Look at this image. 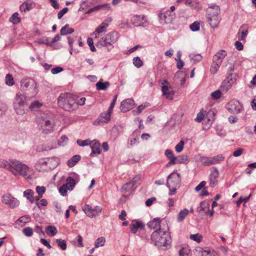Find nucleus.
<instances>
[{
  "label": "nucleus",
  "instance_id": "nucleus-37",
  "mask_svg": "<svg viewBox=\"0 0 256 256\" xmlns=\"http://www.w3.org/2000/svg\"><path fill=\"white\" fill-rule=\"evenodd\" d=\"M66 184L68 190H72L76 185L75 180L72 177L69 176L66 179V184Z\"/></svg>",
  "mask_w": 256,
  "mask_h": 256
},
{
  "label": "nucleus",
  "instance_id": "nucleus-22",
  "mask_svg": "<svg viewBox=\"0 0 256 256\" xmlns=\"http://www.w3.org/2000/svg\"><path fill=\"white\" fill-rule=\"evenodd\" d=\"M220 12V8L219 6L217 5L211 6L207 9L206 16H218Z\"/></svg>",
  "mask_w": 256,
  "mask_h": 256
},
{
  "label": "nucleus",
  "instance_id": "nucleus-50",
  "mask_svg": "<svg viewBox=\"0 0 256 256\" xmlns=\"http://www.w3.org/2000/svg\"><path fill=\"white\" fill-rule=\"evenodd\" d=\"M6 83L9 86H12L14 84V78L11 74H8L6 75Z\"/></svg>",
  "mask_w": 256,
  "mask_h": 256
},
{
  "label": "nucleus",
  "instance_id": "nucleus-38",
  "mask_svg": "<svg viewBox=\"0 0 256 256\" xmlns=\"http://www.w3.org/2000/svg\"><path fill=\"white\" fill-rule=\"evenodd\" d=\"M18 14L17 12L14 13L9 19V21L14 24H17L20 22V18L18 16Z\"/></svg>",
  "mask_w": 256,
  "mask_h": 256
},
{
  "label": "nucleus",
  "instance_id": "nucleus-49",
  "mask_svg": "<svg viewBox=\"0 0 256 256\" xmlns=\"http://www.w3.org/2000/svg\"><path fill=\"white\" fill-rule=\"evenodd\" d=\"M133 64L135 66L139 68L142 66L143 62L138 56H136L133 58Z\"/></svg>",
  "mask_w": 256,
  "mask_h": 256
},
{
  "label": "nucleus",
  "instance_id": "nucleus-17",
  "mask_svg": "<svg viewBox=\"0 0 256 256\" xmlns=\"http://www.w3.org/2000/svg\"><path fill=\"white\" fill-rule=\"evenodd\" d=\"M59 158L56 156L47 158L48 166L43 168L46 170H52L56 168L59 164Z\"/></svg>",
  "mask_w": 256,
  "mask_h": 256
},
{
  "label": "nucleus",
  "instance_id": "nucleus-48",
  "mask_svg": "<svg viewBox=\"0 0 256 256\" xmlns=\"http://www.w3.org/2000/svg\"><path fill=\"white\" fill-rule=\"evenodd\" d=\"M36 190L38 193V195H39V198H42L43 194L46 192V188L44 186H36Z\"/></svg>",
  "mask_w": 256,
  "mask_h": 256
},
{
  "label": "nucleus",
  "instance_id": "nucleus-46",
  "mask_svg": "<svg viewBox=\"0 0 256 256\" xmlns=\"http://www.w3.org/2000/svg\"><path fill=\"white\" fill-rule=\"evenodd\" d=\"M56 242L58 247L62 250H65L66 248V243L65 240L62 239H56Z\"/></svg>",
  "mask_w": 256,
  "mask_h": 256
},
{
  "label": "nucleus",
  "instance_id": "nucleus-23",
  "mask_svg": "<svg viewBox=\"0 0 256 256\" xmlns=\"http://www.w3.org/2000/svg\"><path fill=\"white\" fill-rule=\"evenodd\" d=\"M91 144L90 147L92 150L90 156H94L96 154H99L100 152V143L98 141L94 140L91 142Z\"/></svg>",
  "mask_w": 256,
  "mask_h": 256
},
{
  "label": "nucleus",
  "instance_id": "nucleus-47",
  "mask_svg": "<svg viewBox=\"0 0 256 256\" xmlns=\"http://www.w3.org/2000/svg\"><path fill=\"white\" fill-rule=\"evenodd\" d=\"M134 185L130 184V182H126L125 184H124L121 188V190L122 192H128L131 190L133 189Z\"/></svg>",
  "mask_w": 256,
  "mask_h": 256
},
{
  "label": "nucleus",
  "instance_id": "nucleus-59",
  "mask_svg": "<svg viewBox=\"0 0 256 256\" xmlns=\"http://www.w3.org/2000/svg\"><path fill=\"white\" fill-rule=\"evenodd\" d=\"M165 156L170 160H172L173 158H176L173 154V152L170 150H166L164 152Z\"/></svg>",
  "mask_w": 256,
  "mask_h": 256
},
{
  "label": "nucleus",
  "instance_id": "nucleus-15",
  "mask_svg": "<svg viewBox=\"0 0 256 256\" xmlns=\"http://www.w3.org/2000/svg\"><path fill=\"white\" fill-rule=\"evenodd\" d=\"M160 19L164 24L170 23L175 18V14H172L169 10H166L164 12L159 14Z\"/></svg>",
  "mask_w": 256,
  "mask_h": 256
},
{
  "label": "nucleus",
  "instance_id": "nucleus-54",
  "mask_svg": "<svg viewBox=\"0 0 256 256\" xmlns=\"http://www.w3.org/2000/svg\"><path fill=\"white\" fill-rule=\"evenodd\" d=\"M185 4L193 8H196L198 4V2L192 0H186Z\"/></svg>",
  "mask_w": 256,
  "mask_h": 256
},
{
  "label": "nucleus",
  "instance_id": "nucleus-64",
  "mask_svg": "<svg viewBox=\"0 0 256 256\" xmlns=\"http://www.w3.org/2000/svg\"><path fill=\"white\" fill-rule=\"evenodd\" d=\"M18 220L20 221V222H23L24 223L26 224L29 222L30 220V218L29 216L26 215L20 217Z\"/></svg>",
  "mask_w": 256,
  "mask_h": 256
},
{
  "label": "nucleus",
  "instance_id": "nucleus-25",
  "mask_svg": "<svg viewBox=\"0 0 256 256\" xmlns=\"http://www.w3.org/2000/svg\"><path fill=\"white\" fill-rule=\"evenodd\" d=\"M161 221L162 220L160 218H154L151 221L149 222L148 223L147 226L148 228L152 229H155L158 228H160V226Z\"/></svg>",
  "mask_w": 256,
  "mask_h": 256
},
{
  "label": "nucleus",
  "instance_id": "nucleus-56",
  "mask_svg": "<svg viewBox=\"0 0 256 256\" xmlns=\"http://www.w3.org/2000/svg\"><path fill=\"white\" fill-rule=\"evenodd\" d=\"M211 96L214 100H218L222 96L221 90H218L211 94Z\"/></svg>",
  "mask_w": 256,
  "mask_h": 256
},
{
  "label": "nucleus",
  "instance_id": "nucleus-24",
  "mask_svg": "<svg viewBox=\"0 0 256 256\" xmlns=\"http://www.w3.org/2000/svg\"><path fill=\"white\" fill-rule=\"evenodd\" d=\"M48 166L47 158H42L39 159L36 164V168L39 171L46 170L43 169L44 166Z\"/></svg>",
  "mask_w": 256,
  "mask_h": 256
},
{
  "label": "nucleus",
  "instance_id": "nucleus-33",
  "mask_svg": "<svg viewBox=\"0 0 256 256\" xmlns=\"http://www.w3.org/2000/svg\"><path fill=\"white\" fill-rule=\"evenodd\" d=\"M102 80L101 79L96 84V88L98 90H105L110 86V83L108 82H102Z\"/></svg>",
  "mask_w": 256,
  "mask_h": 256
},
{
  "label": "nucleus",
  "instance_id": "nucleus-44",
  "mask_svg": "<svg viewBox=\"0 0 256 256\" xmlns=\"http://www.w3.org/2000/svg\"><path fill=\"white\" fill-rule=\"evenodd\" d=\"M200 161L204 166H209L211 165L210 157L202 156L200 158Z\"/></svg>",
  "mask_w": 256,
  "mask_h": 256
},
{
  "label": "nucleus",
  "instance_id": "nucleus-61",
  "mask_svg": "<svg viewBox=\"0 0 256 256\" xmlns=\"http://www.w3.org/2000/svg\"><path fill=\"white\" fill-rule=\"evenodd\" d=\"M77 144L80 146H88L89 144H91V142L90 140H77Z\"/></svg>",
  "mask_w": 256,
  "mask_h": 256
},
{
  "label": "nucleus",
  "instance_id": "nucleus-18",
  "mask_svg": "<svg viewBox=\"0 0 256 256\" xmlns=\"http://www.w3.org/2000/svg\"><path fill=\"white\" fill-rule=\"evenodd\" d=\"M131 22L136 26H143L146 22L145 16L143 15L134 16L131 18Z\"/></svg>",
  "mask_w": 256,
  "mask_h": 256
},
{
  "label": "nucleus",
  "instance_id": "nucleus-29",
  "mask_svg": "<svg viewBox=\"0 0 256 256\" xmlns=\"http://www.w3.org/2000/svg\"><path fill=\"white\" fill-rule=\"evenodd\" d=\"M226 55V52L224 50H220L217 52L214 56L213 60L217 62H220V63L222 62V60L225 58Z\"/></svg>",
  "mask_w": 256,
  "mask_h": 256
},
{
  "label": "nucleus",
  "instance_id": "nucleus-57",
  "mask_svg": "<svg viewBox=\"0 0 256 256\" xmlns=\"http://www.w3.org/2000/svg\"><path fill=\"white\" fill-rule=\"evenodd\" d=\"M190 28L193 32H196L200 30V23L198 22H194L190 25Z\"/></svg>",
  "mask_w": 256,
  "mask_h": 256
},
{
  "label": "nucleus",
  "instance_id": "nucleus-43",
  "mask_svg": "<svg viewBox=\"0 0 256 256\" xmlns=\"http://www.w3.org/2000/svg\"><path fill=\"white\" fill-rule=\"evenodd\" d=\"M106 242V238L103 237H100L96 239L94 245L95 247L98 248L100 246H104Z\"/></svg>",
  "mask_w": 256,
  "mask_h": 256
},
{
  "label": "nucleus",
  "instance_id": "nucleus-55",
  "mask_svg": "<svg viewBox=\"0 0 256 256\" xmlns=\"http://www.w3.org/2000/svg\"><path fill=\"white\" fill-rule=\"evenodd\" d=\"M184 143L183 140H180L175 146L176 150L177 152H180L184 149Z\"/></svg>",
  "mask_w": 256,
  "mask_h": 256
},
{
  "label": "nucleus",
  "instance_id": "nucleus-26",
  "mask_svg": "<svg viewBox=\"0 0 256 256\" xmlns=\"http://www.w3.org/2000/svg\"><path fill=\"white\" fill-rule=\"evenodd\" d=\"M111 112L108 110L106 113H102L100 114V118H98V124L102 123H108L110 120Z\"/></svg>",
  "mask_w": 256,
  "mask_h": 256
},
{
  "label": "nucleus",
  "instance_id": "nucleus-27",
  "mask_svg": "<svg viewBox=\"0 0 256 256\" xmlns=\"http://www.w3.org/2000/svg\"><path fill=\"white\" fill-rule=\"evenodd\" d=\"M212 28L217 27L220 22L219 16H206Z\"/></svg>",
  "mask_w": 256,
  "mask_h": 256
},
{
  "label": "nucleus",
  "instance_id": "nucleus-58",
  "mask_svg": "<svg viewBox=\"0 0 256 256\" xmlns=\"http://www.w3.org/2000/svg\"><path fill=\"white\" fill-rule=\"evenodd\" d=\"M68 140V138L66 135L61 136L60 140L58 141V144L60 146H64Z\"/></svg>",
  "mask_w": 256,
  "mask_h": 256
},
{
  "label": "nucleus",
  "instance_id": "nucleus-53",
  "mask_svg": "<svg viewBox=\"0 0 256 256\" xmlns=\"http://www.w3.org/2000/svg\"><path fill=\"white\" fill-rule=\"evenodd\" d=\"M23 234L26 236H31L33 234V230L30 227H26L23 229Z\"/></svg>",
  "mask_w": 256,
  "mask_h": 256
},
{
  "label": "nucleus",
  "instance_id": "nucleus-39",
  "mask_svg": "<svg viewBox=\"0 0 256 256\" xmlns=\"http://www.w3.org/2000/svg\"><path fill=\"white\" fill-rule=\"evenodd\" d=\"M220 64L221 63L220 62H217L213 60V62L210 69V72L212 74H215L220 68Z\"/></svg>",
  "mask_w": 256,
  "mask_h": 256
},
{
  "label": "nucleus",
  "instance_id": "nucleus-19",
  "mask_svg": "<svg viewBox=\"0 0 256 256\" xmlns=\"http://www.w3.org/2000/svg\"><path fill=\"white\" fill-rule=\"evenodd\" d=\"M210 211V204L206 200L202 202L200 206L197 208V212L200 214H208Z\"/></svg>",
  "mask_w": 256,
  "mask_h": 256
},
{
  "label": "nucleus",
  "instance_id": "nucleus-16",
  "mask_svg": "<svg viewBox=\"0 0 256 256\" xmlns=\"http://www.w3.org/2000/svg\"><path fill=\"white\" fill-rule=\"evenodd\" d=\"M134 105V100L132 98H128L121 102L120 110L122 112H125L132 109Z\"/></svg>",
  "mask_w": 256,
  "mask_h": 256
},
{
  "label": "nucleus",
  "instance_id": "nucleus-62",
  "mask_svg": "<svg viewBox=\"0 0 256 256\" xmlns=\"http://www.w3.org/2000/svg\"><path fill=\"white\" fill-rule=\"evenodd\" d=\"M87 42L88 44V46L90 47V49L92 52H95L96 51V48L94 47V41L92 38H88L87 40Z\"/></svg>",
  "mask_w": 256,
  "mask_h": 256
},
{
  "label": "nucleus",
  "instance_id": "nucleus-11",
  "mask_svg": "<svg viewBox=\"0 0 256 256\" xmlns=\"http://www.w3.org/2000/svg\"><path fill=\"white\" fill-rule=\"evenodd\" d=\"M82 210L87 216L90 218H94L100 214L102 212V208L99 206H96L92 208L88 204H85L82 207Z\"/></svg>",
  "mask_w": 256,
  "mask_h": 256
},
{
  "label": "nucleus",
  "instance_id": "nucleus-7",
  "mask_svg": "<svg viewBox=\"0 0 256 256\" xmlns=\"http://www.w3.org/2000/svg\"><path fill=\"white\" fill-rule=\"evenodd\" d=\"M38 124L40 130L44 134H49L53 131L54 122L45 114H43L42 116L38 119Z\"/></svg>",
  "mask_w": 256,
  "mask_h": 256
},
{
  "label": "nucleus",
  "instance_id": "nucleus-4",
  "mask_svg": "<svg viewBox=\"0 0 256 256\" xmlns=\"http://www.w3.org/2000/svg\"><path fill=\"white\" fill-rule=\"evenodd\" d=\"M27 105L26 96L20 92L17 93L13 103L14 108L16 114L20 116L24 115L25 114V108Z\"/></svg>",
  "mask_w": 256,
  "mask_h": 256
},
{
  "label": "nucleus",
  "instance_id": "nucleus-2",
  "mask_svg": "<svg viewBox=\"0 0 256 256\" xmlns=\"http://www.w3.org/2000/svg\"><path fill=\"white\" fill-rule=\"evenodd\" d=\"M58 103L59 106L67 111L74 110V105L76 103L73 95L70 93L61 94L58 98Z\"/></svg>",
  "mask_w": 256,
  "mask_h": 256
},
{
  "label": "nucleus",
  "instance_id": "nucleus-20",
  "mask_svg": "<svg viewBox=\"0 0 256 256\" xmlns=\"http://www.w3.org/2000/svg\"><path fill=\"white\" fill-rule=\"evenodd\" d=\"M35 6V4L31 0L24 2L20 6V10L22 12H26L30 10Z\"/></svg>",
  "mask_w": 256,
  "mask_h": 256
},
{
  "label": "nucleus",
  "instance_id": "nucleus-41",
  "mask_svg": "<svg viewBox=\"0 0 256 256\" xmlns=\"http://www.w3.org/2000/svg\"><path fill=\"white\" fill-rule=\"evenodd\" d=\"M190 58L194 62H200L202 59V56L200 54H196L192 53L189 55Z\"/></svg>",
  "mask_w": 256,
  "mask_h": 256
},
{
  "label": "nucleus",
  "instance_id": "nucleus-9",
  "mask_svg": "<svg viewBox=\"0 0 256 256\" xmlns=\"http://www.w3.org/2000/svg\"><path fill=\"white\" fill-rule=\"evenodd\" d=\"M237 77L236 74H229L221 84V90L225 92H227L230 88L232 84L235 82Z\"/></svg>",
  "mask_w": 256,
  "mask_h": 256
},
{
  "label": "nucleus",
  "instance_id": "nucleus-21",
  "mask_svg": "<svg viewBox=\"0 0 256 256\" xmlns=\"http://www.w3.org/2000/svg\"><path fill=\"white\" fill-rule=\"evenodd\" d=\"M100 1V0H85L81 3L78 11H84L86 8L94 6Z\"/></svg>",
  "mask_w": 256,
  "mask_h": 256
},
{
  "label": "nucleus",
  "instance_id": "nucleus-51",
  "mask_svg": "<svg viewBox=\"0 0 256 256\" xmlns=\"http://www.w3.org/2000/svg\"><path fill=\"white\" fill-rule=\"evenodd\" d=\"M108 24L106 22L102 23L100 26L98 27L96 30V32L98 34L102 33L104 31V30L108 26Z\"/></svg>",
  "mask_w": 256,
  "mask_h": 256
},
{
  "label": "nucleus",
  "instance_id": "nucleus-36",
  "mask_svg": "<svg viewBox=\"0 0 256 256\" xmlns=\"http://www.w3.org/2000/svg\"><path fill=\"white\" fill-rule=\"evenodd\" d=\"M224 158L222 154H218L214 156L210 157L211 165L216 164L224 160Z\"/></svg>",
  "mask_w": 256,
  "mask_h": 256
},
{
  "label": "nucleus",
  "instance_id": "nucleus-1",
  "mask_svg": "<svg viewBox=\"0 0 256 256\" xmlns=\"http://www.w3.org/2000/svg\"><path fill=\"white\" fill-rule=\"evenodd\" d=\"M151 240L158 246H166L171 244V237L168 232L158 228L151 235Z\"/></svg>",
  "mask_w": 256,
  "mask_h": 256
},
{
  "label": "nucleus",
  "instance_id": "nucleus-60",
  "mask_svg": "<svg viewBox=\"0 0 256 256\" xmlns=\"http://www.w3.org/2000/svg\"><path fill=\"white\" fill-rule=\"evenodd\" d=\"M34 192L30 189L26 190L24 192V196L26 197L27 199L32 197L34 196Z\"/></svg>",
  "mask_w": 256,
  "mask_h": 256
},
{
  "label": "nucleus",
  "instance_id": "nucleus-3",
  "mask_svg": "<svg viewBox=\"0 0 256 256\" xmlns=\"http://www.w3.org/2000/svg\"><path fill=\"white\" fill-rule=\"evenodd\" d=\"M10 166L8 170L12 172L14 176L20 175L25 176L29 170V168L26 164L14 159H10Z\"/></svg>",
  "mask_w": 256,
  "mask_h": 256
},
{
  "label": "nucleus",
  "instance_id": "nucleus-32",
  "mask_svg": "<svg viewBox=\"0 0 256 256\" xmlns=\"http://www.w3.org/2000/svg\"><path fill=\"white\" fill-rule=\"evenodd\" d=\"M176 164H187L189 162L188 157L187 155H180L174 158Z\"/></svg>",
  "mask_w": 256,
  "mask_h": 256
},
{
  "label": "nucleus",
  "instance_id": "nucleus-13",
  "mask_svg": "<svg viewBox=\"0 0 256 256\" xmlns=\"http://www.w3.org/2000/svg\"><path fill=\"white\" fill-rule=\"evenodd\" d=\"M161 84L162 85V91L164 95L166 96V98L172 100V96L174 94V92L172 90L170 86H168V82L166 80H160Z\"/></svg>",
  "mask_w": 256,
  "mask_h": 256
},
{
  "label": "nucleus",
  "instance_id": "nucleus-8",
  "mask_svg": "<svg viewBox=\"0 0 256 256\" xmlns=\"http://www.w3.org/2000/svg\"><path fill=\"white\" fill-rule=\"evenodd\" d=\"M118 38V34L116 32H109L100 38L96 46H106L108 45H112L115 43Z\"/></svg>",
  "mask_w": 256,
  "mask_h": 256
},
{
  "label": "nucleus",
  "instance_id": "nucleus-5",
  "mask_svg": "<svg viewBox=\"0 0 256 256\" xmlns=\"http://www.w3.org/2000/svg\"><path fill=\"white\" fill-rule=\"evenodd\" d=\"M20 87L22 90L29 92L32 97L35 96L38 92V84L31 78L22 80Z\"/></svg>",
  "mask_w": 256,
  "mask_h": 256
},
{
  "label": "nucleus",
  "instance_id": "nucleus-12",
  "mask_svg": "<svg viewBox=\"0 0 256 256\" xmlns=\"http://www.w3.org/2000/svg\"><path fill=\"white\" fill-rule=\"evenodd\" d=\"M2 202L9 206L14 208L18 206L20 204V202L16 198H13L10 194H4L2 198Z\"/></svg>",
  "mask_w": 256,
  "mask_h": 256
},
{
  "label": "nucleus",
  "instance_id": "nucleus-14",
  "mask_svg": "<svg viewBox=\"0 0 256 256\" xmlns=\"http://www.w3.org/2000/svg\"><path fill=\"white\" fill-rule=\"evenodd\" d=\"M219 172L216 168H213L209 178V184L212 188H214L218 184Z\"/></svg>",
  "mask_w": 256,
  "mask_h": 256
},
{
  "label": "nucleus",
  "instance_id": "nucleus-28",
  "mask_svg": "<svg viewBox=\"0 0 256 256\" xmlns=\"http://www.w3.org/2000/svg\"><path fill=\"white\" fill-rule=\"evenodd\" d=\"M102 8H104L106 9L110 10V4H108L98 5V6H96L89 9L86 12V14H90L93 12L98 11Z\"/></svg>",
  "mask_w": 256,
  "mask_h": 256
},
{
  "label": "nucleus",
  "instance_id": "nucleus-45",
  "mask_svg": "<svg viewBox=\"0 0 256 256\" xmlns=\"http://www.w3.org/2000/svg\"><path fill=\"white\" fill-rule=\"evenodd\" d=\"M10 159L8 160H6L4 159L0 158V168H2L6 169L7 170L10 168Z\"/></svg>",
  "mask_w": 256,
  "mask_h": 256
},
{
  "label": "nucleus",
  "instance_id": "nucleus-6",
  "mask_svg": "<svg viewBox=\"0 0 256 256\" xmlns=\"http://www.w3.org/2000/svg\"><path fill=\"white\" fill-rule=\"evenodd\" d=\"M180 182V174L176 172L170 174L168 177L166 186L170 190L169 195L172 196L175 194L177 187Z\"/></svg>",
  "mask_w": 256,
  "mask_h": 256
},
{
  "label": "nucleus",
  "instance_id": "nucleus-63",
  "mask_svg": "<svg viewBox=\"0 0 256 256\" xmlns=\"http://www.w3.org/2000/svg\"><path fill=\"white\" fill-rule=\"evenodd\" d=\"M190 238L191 240H192L196 242H200L202 238V237L201 236L199 235L198 234H191L190 236Z\"/></svg>",
  "mask_w": 256,
  "mask_h": 256
},
{
  "label": "nucleus",
  "instance_id": "nucleus-34",
  "mask_svg": "<svg viewBox=\"0 0 256 256\" xmlns=\"http://www.w3.org/2000/svg\"><path fill=\"white\" fill-rule=\"evenodd\" d=\"M80 159V156L76 154L74 156L67 162V165L71 168L74 166Z\"/></svg>",
  "mask_w": 256,
  "mask_h": 256
},
{
  "label": "nucleus",
  "instance_id": "nucleus-31",
  "mask_svg": "<svg viewBox=\"0 0 256 256\" xmlns=\"http://www.w3.org/2000/svg\"><path fill=\"white\" fill-rule=\"evenodd\" d=\"M188 212L189 210L187 208H184L181 210L177 215V221L178 222H182L188 215Z\"/></svg>",
  "mask_w": 256,
  "mask_h": 256
},
{
  "label": "nucleus",
  "instance_id": "nucleus-30",
  "mask_svg": "<svg viewBox=\"0 0 256 256\" xmlns=\"http://www.w3.org/2000/svg\"><path fill=\"white\" fill-rule=\"evenodd\" d=\"M130 228L131 232L135 234L138 231V228L142 229L144 228V225L140 221H138L134 224H132L130 225Z\"/></svg>",
  "mask_w": 256,
  "mask_h": 256
},
{
  "label": "nucleus",
  "instance_id": "nucleus-52",
  "mask_svg": "<svg viewBox=\"0 0 256 256\" xmlns=\"http://www.w3.org/2000/svg\"><path fill=\"white\" fill-rule=\"evenodd\" d=\"M68 190V188L66 186V184H62L59 188V192L62 196H66L67 194V192Z\"/></svg>",
  "mask_w": 256,
  "mask_h": 256
},
{
  "label": "nucleus",
  "instance_id": "nucleus-35",
  "mask_svg": "<svg viewBox=\"0 0 256 256\" xmlns=\"http://www.w3.org/2000/svg\"><path fill=\"white\" fill-rule=\"evenodd\" d=\"M74 32V29L71 28H69V24H66L61 28L60 30V34L62 36H64L68 34H71Z\"/></svg>",
  "mask_w": 256,
  "mask_h": 256
},
{
  "label": "nucleus",
  "instance_id": "nucleus-40",
  "mask_svg": "<svg viewBox=\"0 0 256 256\" xmlns=\"http://www.w3.org/2000/svg\"><path fill=\"white\" fill-rule=\"evenodd\" d=\"M42 106V104L38 100H34L30 104L29 108L31 110H36Z\"/></svg>",
  "mask_w": 256,
  "mask_h": 256
},
{
  "label": "nucleus",
  "instance_id": "nucleus-42",
  "mask_svg": "<svg viewBox=\"0 0 256 256\" xmlns=\"http://www.w3.org/2000/svg\"><path fill=\"white\" fill-rule=\"evenodd\" d=\"M46 232L48 234L50 233L52 236H54L57 234L58 230L54 226H48L46 228Z\"/></svg>",
  "mask_w": 256,
  "mask_h": 256
},
{
  "label": "nucleus",
  "instance_id": "nucleus-10",
  "mask_svg": "<svg viewBox=\"0 0 256 256\" xmlns=\"http://www.w3.org/2000/svg\"><path fill=\"white\" fill-rule=\"evenodd\" d=\"M226 108L230 113L233 114H238L243 110L242 104L239 101L236 100H232L228 103L226 105Z\"/></svg>",
  "mask_w": 256,
  "mask_h": 256
}]
</instances>
